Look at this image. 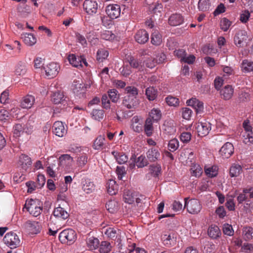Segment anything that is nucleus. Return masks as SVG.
<instances>
[{
	"label": "nucleus",
	"instance_id": "nucleus-1",
	"mask_svg": "<svg viewBox=\"0 0 253 253\" xmlns=\"http://www.w3.org/2000/svg\"><path fill=\"white\" fill-rule=\"evenodd\" d=\"M3 241L10 249H15L21 244L19 237L13 232L7 233L3 239Z\"/></svg>",
	"mask_w": 253,
	"mask_h": 253
},
{
	"label": "nucleus",
	"instance_id": "nucleus-2",
	"mask_svg": "<svg viewBox=\"0 0 253 253\" xmlns=\"http://www.w3.org/2000/svg\"><path fill=\"white\" fill-rule=\"evenodd\" d=\"M25 207L29 213L35 217L40 215L42 211V206H40V202L38 200L30 199L29 201H26Z\"/></svg>",
	"mask_w": 253,
	"mask_h": 253
},
{
	"label": "nucleus",
	"instance_id": "nucleus-3",
	"mask_svg": "<svg viewBox=\"0 0 253 253\" xmlns=\"http://www.w3.org/2000/svg\"><path fill=\"white\" fill-rule=\"evenodd\" d=\"M59 239L62 243L72 244L76 240V232L71 229L64 230L59 234Z\"/></svg>",
	"mask_w": 253,
	"mask_h": 253
},
{
	"label": "nucleus",
	"instance_id": "nucleus-4",
	"mask_svg": "<svg viewBox=\"0 0 253 253\" xmlns=\"http://www.w3.org/2000/svg\"><path fill=\"white\" fill-rule=\"evenodd\" d=\"M185 204L183 209L186 208L187 211L192 214H197L202 209V206L200 202L195 199L188 200V198L184 199Z\"/></svg>",
	"mask_w": 253,
	"mask_h": 253
},
{
	"label": "nucleus",
	"instance_id": "nucleus-5",
	"mask_svg": "<svg viewBox=\"0 0 253 253\" xmlns=\"http://www.w3.org/2000/svg\"><path fill=\"white\" fill-rule=\"evenodd\" d=\"M140 100L138 97L125 96L122 100V105L127 109L133 111L138 107Z\"/></svg>",
	"mask_w": 253,
	"mask_h": 253
},
{
	"label": "nucleus",
	"instance_id": "nucleus-6",
	"mask_svg": "<svg viewBox=\"0 0 253 253\" xmlns=\"http://www.w3.org/2000/svg\"><path fill=\"white\" fill-rule=\"evenodd\" d=\"M71 89L74 93L80 98L84 96L85 91V85L80 79L74 80L71 85Z\"/></svg>",
	"mask_w": 253,
	"mask_h": 253
},
{
	"label": "nucleus",
	"instance_id": "nucleus-7",
	"mask_svg": "<svg viewBox=\"0 0 253 253\" xmlns=\"http://www.w3.org/2000/svg\"><path fill=\"white\" fill-rule=\"evenodd\" d=\"M46 77L49 78H53L55 77L59 72V66L54 62L48 64L43 68Z\"/></svg>",
	"mask_w": 253,
	"mask_h": 253
},
{
	"label": "nucleus",
	"instance_id": "nucleus-8",
	"mask_svg": "<svg viewBox=\"0 0 253 253\" xmlns=\"http://www.w3.org/2000/svg\"><path fill=\"white\" fill-rule=\"evenodd\" d=\"M83 7L87 13L93 15L97 12L98 4L94 0H85L83 4Z\"/></svg>",
	"mask_w": 253,
	"mask_h": 253
},
{
	"label": "nucleus",
	"instance_id": "nucleus-9",
	"mask_svg": "<svg viewBox=\"0 0 253 253\" xmlns=\"http://www.w3.org/2000/svg\"><path fill=\"white\" fill-rule=\"evenodd\" d=\"M52 131L56 136L62 137L67 133V130L62 122L56 121L52 126Z\"/></svg>",
	"mask_w": 253,
	"mask_h": 253
},
{
	"label": "nucleus",
	"instance_id": "nucleus-10",
	"mask_svg": "<svg viewBox=\"0 0 253 253\" xmlns=\"http://www.w3.org/2000/svg\"><path fill=\"white\" fill-rule=\"evenodd\" d=\"M198 135L201 137L208 135L211 129V124L209 122H201L196 126Z\"/></svg>",
	"mask_w": 253,
	"mask_h": 253
},
{
	"label": "nucleus",
	"instance_id": "nucleus-11",
	"mask_svg": "<svg viewBox=\"0 0 253 253\" xmlns=\"http://www.w3.org/2000/svg\"><path fill=\"white\" fill-rule=\"evenodd\" d=\"M106 12L111 19H116L120 15V6L118 4H110L107 6Z\"/></svg>",
	"mask_w": 253,
	"mask_h": 253
},
{
	"label": "nucleus",
	"instance_id": "nucleus-12",
	"mask_svg": "<svg viewBox=\"0 0 253 253\" xmlns=\"http://www.w3.org/2000/svg\"><path fill=\"white\" fill-rule=\"evenodd\" d=\"M186 103L188 106H191L194 108L197 114H201L204 111V104L196 98H192L187 101Z\"/></svg>",
	"mask_w": 253,
	"mask_h": 253
},
{
	"label": "nucleus",
	"instance_id": "nucleus-13",
	"mask_svg": "<svg viewBox=\"0 0 253 253\" xmlns=\"http://www.w3.org/2000/svg\"><path fill=\"white\" fill-rule=\"evenodd\" d=\"M68 60L73 66L77 68L82 67L83 63H84L85 65L87 64L84 58L81 56L77 57L74 54H69L68 56Z\"/></svg>",
	"mask_w": 253,
	"mask_h": 253
},
{
	"label": "nucleus",
	"instance_id": "nucleus-14",
	"mask_svg": "<svg viewBox=\"0 0 253 253\" xmlns=\"http://www.w3.org/2000/svg\"><path fill=\"white\" fill-rule=\"evenodd\" d=\"M221 155L224 158H228L234 152V147L232 143L226 142L220 150Z\"/></svg>",
	"mask_w": 253,
	"mask_h": 253
},
{
	"label": "nucleus",
	"instance_id": "nucleus-15",
	"mask_svg": "<svg viewBox=\"0 0 253 253\" xmlns=\"http://www.w3.org/2000/svg\"><path fill=\"white\" fill-rule=\"evenodd\" d=\"M35 98L32 95L28 94L22 98L20 106L23 109H30L34 104Z\"/></svg>",
	"mask_w": 253,
	"mask_h": 253
},
{
	"label": "nucleus",
	"instance_id": "nucleus-16",
	"mask_svg": "<svg viewBox=\"0 0 253 253\" xmlns=\"http://www.w3.org/2000/svg\"><path fill=\"white\" fill-rule=\"evenodd\" d=\"M124 199L125 202L129 204H131L135 201L136 203H139L140 199L137 198V194L129 190L125 191L124 194Z\"/></svg>",
	"mask_w": 253,
	"mask_h": 253
},
{
	"label": "nucleus",
	"instance_id": "nucleus-17",
	"mask_svg": "<svg viewBox=\"0 0 253 253\" xmlns=\"http://www.w3.org/2000/svg\"><path fill=\"white\" fill-rule=\"evenodd\" d=\"M234 93V88L230 85H227L222 88L220 91V94L221 98L225 100L230 99Z\"/></svg>",
	"mask_w": 253,
	"mask_h": 253
},
{
	"label": "nucleus",
	"instance_id": "nucleus-18",
	"mask_svg": "<svg viewBox=\"0 0 253 253\" xmlns=\"http://www.w3.org/2000/svg\"><path fill=\"white\" fill-rule=\"evenodd\" d=\"M66 98L63 93L60 91L54 92L52 96V100L54 104H61L63 106L67 105V101Z\"/></svg>",
	"mask_w": 253,
	"mask_h": 253
},
{
	"label": "nucleus",
	"instance_id": "nucleus-19",
	"mask_svg": "<svg viewBox=\"0 0 253 253\" xmlns=\"http://www.w3.org/2000/svg\"><path fill=\"white\" fill-rule=\"evenodd\" d=\"M247 38V32L245 30H240L237 33L234 37V43L238 47H241L243 45V42L246 41Z\"/></svg>",
	"mask_w": 253,
	"mask_h": 253
},
{
	"label": "nucleus",
	"instance_id": "nucleus-20",
	"mask_svg": "<svg viewBox=\"0 0 253 253\" xmlns=\"http://www.w3.org/2000/svg\"><path fill=\"white\" fill-rule=\"evenodd\" d=\"M135 41L139 43L144 44L149 40V34L145 30H140L135 35Z\"/></svg>",
	"mask_w": 253,
	"mask_h": 253
},
{
	"label": "nucleus",
	"instance_id": "nucleus-21",
	"mask_svg": "<svg viewBox=\"0 0 253 253\" xmlns=\"http://www.w3.org/2000/svg\"><path fill=\"white\" fill-rule=\"evenodd\" d=\"M183 22V17L179 13L173 14L169 18V23L172 26L180 25L182 24Z\"/></svg>",
	"mask_w": 253,
	"mask_h": 253
},
{
	"label": "nucleus",
	"instance_id": "nucleus-22",
	"mask_svg": "<svg viewBox=\"0 0 253 253\" xmlns=\"http://www.w3.org/2000/svg\"><path fill=\"white\" fill-rule=\"evenodd\" d=\"M24 226L32 234H37L40 231V226L37 221L28 220L25 222Z\"/></svg>",
	"mask_w": 253,
	"mask_h": 253
},
{
	"label": "nucleus",
	"instance_id": "nucleus-23",
	"mask_svg": "<svg viewBox=\"0 0 253 253\" xmlns=\"http://www.w3.org/2000/svg\"><path fill=\"white\" fill-rule=\"evenodd\" d=\"M147 159L151 162H154L158 160L160 154L157 148H152L146 153Z\"/></svg>",
	"mask_w": 253,
	"mask_h": 253
},
{
	"label": "nucleus",
	"instance_id": "nucleus-24",
	"mask_svg": "<svg viewBox=\"0 0 253 253\" xmlns=\"http://www.w3.org/2000/svg\"><path fill=\"white\" fill-rule=\"evenodd\" d=\"M82 189L86 194H90L94 191L95 186L90 179H85L82 182Z\"/></svg>",
	"mask_w": 253,
	"mask_h": 253
},
{
	"label": "nucleus",
	"instance_id": "nucleus-25",
	"mask_svg": "<svg viewBox=\"0 0 253 253\" xmlns=\"http://www.w3.org/2000/svg\"><path fill=\"white\" fill-rule=\"evenodd\" d=\"M18 163L22 168L26 169L28 166L32 164L31 159L25 154H22L19 156Z\"/></svg>",
	"mask_w": 253,
	"mask_h": 253
},
{
	"label": "nucleus",
	"instance_id": "nucleus-26",
	"mask_svg": "<svg viewBox=\"0 0 253 253\" xmlns=\"http://www.w3.org/2000/svg\"><path fill=\"white\" fill-rule=\"evenodd\" d=\"M21 38L26 44L32 46L37 42L36 37L32 34L25 33L21 35Z\"/></svg>",
	"mask_w": 253,
	"mask_h": 253
},
{
	"label": "nucleus",
	"instance_id": "nucleus-27",
	"mask_svg": "<svg viewBox=\"0 0 253 253\" xmlns=\"http://www.w3.org/2000/svg\"><path fill=\"white\" fill-rule=\"evenodd\" d=\"M73 161V158L69 155L63 154L59 158V164L63 167L71 166Z\"/></svg>",
	"mask_w": 253,
	"mask_h": 253
},
{
	"label": "nucleus",
	"instance_id": "nucleus-28",
	"mask_svg": "<svg viewBox=\"0 0 253 253\" xmlns=\"http://www.w3.org/2000/svg\"><path fill=\"white\" fill-rule=\"evenodd\" d=\"M53 214L54 216L63 219H67L69 216L67 211L60 206L56 208L54 210Z\"/></svg>",
	"mask_w": 253,
	"mask_h": 253
},
{
	"label": "nucleus",
	"instance_id": "nucleus-29",
	"mask_svg": "<svg viewBox=\"0 0 253 253\" xmlns=\"http://www.w3.org/2000/svg\"><path fill=\"white\" fill-rule=\"evenodd\" d=\"M120 230L111 227L106 229L104 231V234L113 240L116 239L120 236Z\"/></svg>",
	"mask_w": 253,
	"mask_h": 253
},
{
	"label": "nucleus",
	"instance_id": "nucleus-30",
	"mask_svg": "<svg viewBox=\"0 0 253 253\" xmlns=\"http://www.w3.org/2000/svg\"><path fill=\"white\" fill-rule=\"evenodd\" d=\"M243 171L242 168L238 164H233L230 168V176L232 177L238 176Z\"/></svg>",
	"mask_w": 253,
	"mask_h": 253
},
{
	"label": "nucleus",
	"instance_id": "nucleus-31",
	"mask_svg": "<svg viewBox=\"0 0 253 253\" xmlns=\"http://www.w3.org/2000/svg\"><path fill=\"white\" fill-rule=\"evenodd\" d=\"M108 193L111 195H115L118 191V185L114 180L110 179L107 183Z\"/></svg>",
	"mask_w": 253,
	"mask_h": 253
},
{
	"label": "nucleus",
	"instance_id": "nucleus-32",
	"mask_svg": "<svg viewBox=\"0 0 253 253\" xmlns=\"http://www.w3.org/2000/svg\"><path fill=\"white\" fill-rule=\"evenodd\" d=\"M105 137L104 136H98L94 141L92 147L94 149L97 150H101L103 148L104 145Z\"/></svg>",
	"mask_w": 253,
	"mask_h": 253
},
{
	"label": "nucleus",
	"instance_id": "nucleus-33",
	"mask_svg": "<svg viewBox=\"0 0 253 253\" xmlns=\"http://www.w3.org/2000/svg\"><path fill=\"white\" fill-rule=\"evenodd\" d=\"M106 208L110 213H114L119 209L118 203L115 200H110L106 204Z\"/></svg>",
	"mask_w": 253,
	"mask_h": 253
},
{
	"label": "nucleus",
	"instance_id": "nucleus-34",
	"mask_svg": "<svg viewBox=\"0 0 253 253\" xmlns=\"http://www.w3.org/2000/svg\"><path fill=\"white\" fill-rule=\"evenodd\" d=\"M86 244L89 250H93L98 247L99 242L97 238L91 236L87 239Z\"/></svg>",
	"mask_w": 253,
	"mask_h": 253
},
{
	"label": "nucleus",
	"instance_id": "nucleus-35",
	"mask_svg": "<svg viewBox=\"0 0 253 253\" xmlns=\"http://www.w3.org/2000/svg\"><path fill=\"white\" fill-rule=\"evenodd\" d=\"M27 71L26 64L19 62L15 67V73L18 76L24 75Z\"/></svg>",
	"mask_w": 253,
	"mask_h": 253
},
{
	"label": "nucleus",
	"instance_id": "nucleus-36",
	"mask_svg": "<svg viewBox=\"0 0 253 253\" xmlns=\"http://www.w3.org/2000/svg\"><path fill=\"white\" fill-rule=\"evenodd\" d=\"M221 234L219 228L217 226H211L208 229V235L213 239H216Z\"/></svg>",
	"mask_w": 253,
	"mask_h": 253
},
{
	"label": "nucleus",
	"instance_id": "nucleus-37",
	"mask_svg": "<svg viewBox=\"0 0 253 253\" xmlns=\"http://www.w3.org/2000/svg\"><path fill=\"white\" fill-rule=\"evenodd\" d=\"M153 122V121L150 118H147L145 121L144 130L148 136H151L152 134L153 129L152 125Z\"/></svg>",
	"mask_w": 253,
	"mask_h": 253
},
{
	"label": "nucleus",
	"instance_id": "nucleus-38",
	"mask_svg": "<svg viewBox=\"0 0 253 253\" xmlns=\"http://www.w3.org/2000/svg\"><path fill=\"white\" fill-rule=\"evenodd\" d=\"M145 94L149 100L153 101L157 97V91L153 87H149L146 89Z\"/></svg>",
	"mask_w": 253,
	"mask_h": 253
},
{
	"label": "nucleus",
	"instance_id": "nucleus-39",
	"mask_svg": "<svg viewBox=\"0 0 253 253\" xmlns=\"http://www.w3.org/2000/svg\"><path fill=\"white\" fill-rule=\"evenodd\" d=\"M211 6L210 0H199L198 8L200 11H206L208 10Z\"/></svg>",
	"mask_w": 253,
	"mask_h": 253
},
{
	"label": "nucleus",
	"instance_id": "nucleus-40",
	"mask_svg": "<svg viewBox=\"0 0 253 253\" xmlns=\"http://www.w3.org/2000/svg\"><path fill=\"white\" fill-rule=\"evenodd\" d=\"M241 68L244 72H250L253 71V62L244 60L242 63Z\"/></svg>",
	"mask_w": 253,
	"mask_h": 253
},
{
	"label": "nucleus",
	"instance_id": "nucleus-41",
	"mask_svg": "<svg viewBox=\"0 0 253 253\" xmlns=\"http://www.w3.org/2000/svg\"><path fill=\"white\" fill-rule=\"evenodd\" d=\"M135 164L138 168H142L147 166L149 163L145 156L141 155L135 161Z\"/></svg>",
	"mask_w": 253,
	"mask_h": 253
},
{
	"label": "nucleus",
	"instance_id": "nucleus-42",
	"mask_svg": "<svg viewBox=\"0 0 253 253\" xmlns=\"http://www.w3.org/2000/svg\"><path fill=\"white\" fill-rule=\"evenodd\" d=\"M150 117L153 122H157L161 118L160 110L158 109L153 108L149 114Z\"/></svg>",
	"mask_w": 253,
	"mask_h": 253
},
{
	"label": "nucleus",
	"instance_id": "nucleus-43",
	"mask_svg": "<svg viewBox=\"0 0 253 253\" xmlns=\"http://www.w3.org/2000/svg\"><path fill=\"white\" fill-rule=\"evenodd\" d=\"M205 172L207 176L211 177H213L217 174V168L215 166L205 167Z\"/></svg>",
	"mask_w": 253,
	"mask_h": 253
},
{
	"label": "nucleus",
	"instance_id": "nucleus-44",
	"mask_svg": "<svg viewBox=\"0 0 253 253\" xmlns=\"http://www.w3.org/2000/svg\"><path fill=\"white\" fill-rule=\"evenodd\" d=\"M109 98L112 102L116 103L119 99L120 94L118 91L115 89H110L108 91Z\"/></svg>",
	"mask_w": 253,
	"mask_h": 253
},
{
	"label": "nucleus",
	"instance_id": "nucleus-45",
	"mask_svg": "<svg viewBox=\"0 0 253 253\" xmlns=\"http://www.w3.org/2000/svg\"><path fill=\"white\" fill-rule=\"evenodd\" d=\"M109 52L104 49H100L97 52L96 58L99 62H102L104 59L107 58Z\"/></svg>",
	"mask_w": 253,
	"mask_h": 253
},
{
	"label": "nucleus",
	"instance_id": "nucleus-46",
	"mask_svg": "<svg viewBox=\"0 0 253 253\" xmlns=\"http://www.w3.org/2000/svg\"><path fill=\"white\" fill-rule=\"evenodd\" d=\"M191 172L193 176L199 177L203 173L202 168L198 165H195L191 168Z\"/></svg>",
	"mask_w": 253,
	"mask_h": 253
},
{
	"label": "nucleus",
	"instance_id": "nucleus-47",
	"mask_svg": "<svg viewBox=\"0 0 253 253\" xmlns=\"http://www.w3.org/2000/svg\"><path fill=\"white\" fill-rule=\"evenodd\" d=\"M125 90L127 93L126 96L138 97V89L135 87L128 86L126 87Z\"/></svg>",
	"mask_w": 253,
	"mask_h": 253
},
{
	"label": "nucleus",
	"instance_id": "nucleus-48",
	"mask_svg": "<svg viewBox=\"0 0 253 253\" xmlns=\"http://www.w3.org/2000/svg\"><path fill=\"white\" fill-rule=\"evenodd\" d=\"M111 247L109 242L103 241L100 245L99 251L101 253H108L111 251Z\"/></svg>",
	"mask_w": 253,
	"mask_h": 253
},
{
	"label": "nucleus",
	"instance_id": "nucleus-49",
	"mask_svg": "<svg viewBox=\"0 0 253 253\" xmlns=\"http://www.w3.org/2000/svg\"><path fill=\"white\" fill-rule=\"evenodd\" d=\"M215 249V245L212 243L207 241L205 243L203 252L204 253H212Z\"/></svg>",
	"mask_w": 253,
	"mask_h": 253
},
{
	"label": "nucleus",
	"instance_id": "nucleus-50",
	"mask_svg": "<svg viewBox=\"0 0 253 253\" xmlns=\"http://www.w3.org/2000/svg\"><path fill=\"white\" fill-rule=\"evenodd\" d=\"M92 117L95 120L100 121L103 119L104 112L103 110L93 109L92 112Z\"/></svg>",
	"mask_w": 253,
	"mask_h": 253
},
{
	"label": "nucleus",
	"instance_id": "nucleus-51",
	"mask_svg": "<svg viewBox=\"0 0 253 253\" xmlns=\"http://www.w3.org/2000/svg\"><path fill=\"white\" fill-rule=\"evenodd\" d=\"M253 229L251 227H246L243 229V234L244 239L247 240H250L252 239Z\"/></svg>",
	"mask_w": 253,
	"mask_h": 253
},
{
	"label": "nucleus",
	"instance_id": "nucleus-52",
	"mask_svg": "<svg viewBox=\"0 0 253 253\" xmlns=\"http://www.w3.org/2000/svg\"><path fill=\"white\" fill-rule=\"evenodd\" d=\"M149 169L155 177H157L161 171V167L160 165H152L150 166Z\"/></svg>",
	"mask_w": 253,
	"mask_h": 253
},
{
	"label": "nucleus",
	"instance_id": "nucleus-53",
	"mask_svg": "<svg viewBox=\"0 0 253 253\" xmlns=\"http://www.w3.org/2000/svg\"><path fill=\"white\" fill-rule=\"evenodd\" d=\"M162 41L161 36L158 32H155L152 33L151 36V42L153 44L159 45Z\"/></svg>",
	"mask_w": 253,
	"mask_h": 253
},
{
	"label": "nucleus",
	"instance_id": "nucleus-54",
	"mask_svg": "<svg viewBox=\"0 0 253 253\" xmlns=\"http://www.w3.org/2000/svg\"><path fill=\"white\" fill-rule=\"evenodd\" d=\"M167 103L171 106L176 107L179 105V99L176 97L169 96L166 98Z\"/></svg>",
	"mask_w": 253,
	"mask_h": 253
},
{
	"label": "nucleus",
	"instance_id": "nucleus-55",
	"mask_svg": "<svg viewBox=\"0 0 253 253\" xmlns=\"http://www.w3.org/2000/svg\"><path fill=\"white\" fill-rule=\"evenodd\" d=\"M87 156L85 154L79 157L77 160V164L78 167L81 168L84 167L87 163Z\"/></svg>",
	"mask_w": 253,
	"mask_h": 253
},
{
	"label": "nucleus",
	"instance_id": "nucleus-56",
	"mask_svg": "<svg viewBox=\"0 0 253 253\" xmlns=\"http://www.w3.org/2000/svg\"><path fill=\"white\" fill-rule=\"evenodd\" d=\"M179 142L176 139H171L168 144V147L169 151L174 152L178 148Z\"/></svg>",
	"mask_w": 253,
	"mask_h": 253
},
{
	"label": "nucleus",
	"instance_id": "nucleus-57",
	"mask_svg": "<svg viewBox=\"0 0 253 253\" xmlns=\"http://www.w3.org/2000/svg\"><path fill=\"white\" fill-rule=\"evenodd\" d=\"M231 22L226 18H223L220 21L221 29L224 31H227L231 25Z\"/></svg>",
	"mask_w": 253,
	"mask_h": 253
},
{
	"label": "nucleus",
	"instance_id": "nucleus-58",
	"mask_svg": "<svg viewBox=\"0 0 253 253\" xmlns=\"http://www.w3.org/2000/svg\"><path fill=\"white\" fill-rule=\"evenodd\" d=\"M128 61L130 66L133 68H138L141 64V62L132 56L128 57Z\"/></svg>",
	"mask_w": 253,
	"mask_h": 253
},
{
	"label": "nucleus",
	"instance_id": "nucleus-59",
	"mask_svg": "<svg viewBox=\"0 0 253 253\" xmlns=\"http://www.w3.org/2000/svg\"><path fill=\"white\" fill-rule=\"evenodd\" d=\"M243 142L248 145L253 143V132L245 133L244 135Z\"/></svg>",
	"mask_w": 253,
	"mask_h": 253
},
{
	"label": "nucleus",
	"instance_id": "nucleus-60",
	"mask_svg": "<svg viewBox=\"0 0 253 253\" xmlns=\"http://www.w3.org/2000/svg\"><path fill=\"white\" fill-rule=\"evenodd\" d=\"M24 128L21 124H16L13 127V133L15 137L19 136L23 132Z\"/></svg>",
	"mask_w": 253,
	"mask_h": 253
},
{
	"label": "nucleus",
	"instance_id": "nucleus-61",
	"mask_svg": "<svg viewBox=\"0 0 253 253\" xmlns=\"http://www.w3.org/2000/svg\"><path fill=\"white\" fill-rule=\"evenodd\" d=\"M223 232L224 234L228 236H232L234 234V230L232 226L229 224H225L223 226Z\"/></svg>",
	"mask_w": 253,
	"mask_h": 253
},
{
	"label": "nucleus",
	"instance_id": "nucleus-62",
	"mask_svg": "<svg viewBox=\"0 0 253 253\" xmlns=\"http://www.w3.org/2000/svg\"><path fill=\"white\" fill-rule=\"evenodd\" d=\"M101 102L102 107L104 109H108L110 108V102L107 94H105L102 95Z\"/></svg>",
	"mask_w": 253,
	"mask_h": 253
},
{
	"label": "nucleus",
	"instance_id": "nucleus-63",
	"mask_svg": "<svg viewBox=\"0 0 253 253\" xmlns=\"http://www.w3.org/2000/svg\"><path fill=\"white\" fill-rule=\"evenodd\" d=\"M192 111L188 108L182 109V116L183 119L189 120L192 116Z\"/></svg>",
	"mask_w": 253,
	"mask_h": 253
},
{
	"label": "nucleus",
	"instance_id": "nucleus-64",
	"mask_svg": "<svg viewBox=\"0 0 253 253\" xmlns=\"http://www.w3.org/2000/svg\"><path fill=\"white\" fill-rule=\"evenodd\" d=\"M162 240L164 244L167 247H170L172 244V242L174 241L173 238L172 239L170 235L166 234L163 236Z\"/></svg>",
	"mask_w": 253,
	"mask_h": 253
}]
</instances>
